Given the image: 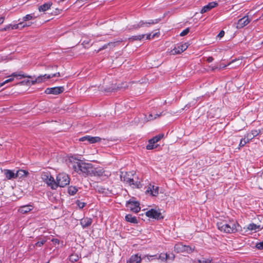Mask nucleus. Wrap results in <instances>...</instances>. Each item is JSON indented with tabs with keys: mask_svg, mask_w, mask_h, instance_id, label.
<instances>
[{
	"mask_svg": "<svg viewBox=\"0 0 263 263\" xmlns=\"http://www.w3.org/2000/svg\"><path fill=\"white\" fill-rule=\"evenodd\" d=\"M139 205L140 204L138 201H133L130 199L127 201L126 206L131 211L137 213L139 212L141 209Z\"/></svg>",
	"mask_w": 263,
	"mask_h": 263,
	"instance_id": "obj_9",
	"label": "nucleus"
},
{
	"mask_svg": "<svg viewBox=\"0 0 263 263\" xmlns=\"http://www.w3.org/2000/svg\"><path fill=\"white\" fill-rule=\"evenodd\" d=\"M96 190L98 193L105 195L107 194L109 192L108 189H106L101 186H97Z\"/></svg>",
	"mask_w": 263,
	"mask_h": 263,
	"instance_id": "obj_29",
	"label": "nucleus"
},
{
	"mask_svg": "<svg viewBox=\"0 0 263 263\" xmlns=\"http://www.w3.org/2000/svg\"><path fill=\"white\" fill-rule=\"evenodd\" d=\"M251 20L249 18L248 16H245L244 17L238 20L237 24V28L240 29L247 25Z\"/></svg>",
	"mask_w": 263,
	"mask_h": 263,
	"instance_id": "obj_13",
	"label": "nucleus"
},
{
	"mask_svg": "<svg viewBox=\"0 0 263 263\" xmlns=\"http://www.w3.org/2000/svg\"><path fill=\"white\" fill-rule=\"evenodd\" d=\"M160 116V114H155L154 119H156L157 117H159Z\"/></svg>",
	"mask_w": 263,
	"mask_h": 263,
	"instance_id": "obj_56",
	"label": "nucleus"
},
{
	"mask_svg": "<svg viewBox=\"0 0 263 263\" xmlns=\"http://www.w3.org/2000/svg\"><path fill=\"white\" fill-rule=\"evenodd\" d=\"M33 18L32 14H27L23 17V20L24 21H27L31 20Z\"/></svg>",
	"mask_w": 263,
	"mask_h": 263,
	"instance_id": "obj_41",
	"label": "nucleus"
},
{
	"mask_svg": "<svg viewBox=\"0 0 263 263\" xmlns=\"http://www.w3.org/2000/svg\"><path fill=\"white\" fill-rule=\"evenodd\" d=\"M79 259V256L76 254H72L69 256V260L72 262L77 261Z\"/></svg>",
	"mask_w": 263,
	"mask_h": 263,
	"instance_id": "obj_33",
	"label": "nucleus"
},
{
	"mask_svg": "<svg viewBox=\"0 0 263 263\" xmlns=\"http://www.w3.org/2000/svg\"><path fill=\"white\" fill-rule=\"evenodd\" d=\"M46 242V239H41L40 241H39L35 243L34 246L40 247L42 246Z\"/></svg>",
	"mask_w": 263,
	"mask_h": 263,
	"instance_id": "obj_37",
	"label": "nucleus"
},
{
	"mask_svg": "<svg viewBox=\"0 0 263 263\" xmlns=\"http://www.w3.org/2000/svg\"><path fill=\"white\" fill-rule=\"evenodd\" d=\"M28 174V172L25 170H19L16 172V178H22L26 177Z\"/></svg>",
	"mask_w": 263,
	"mask_h": 263,
	"instance_id": "obj_26",
	"label": "nucleus"
},
{
	"mask_svg": "<svg viewBox=\"0 0 263 263\" xmlns=\"http://www.w3.org/2000/svg\"><path fill=\"white\" fill-rule=\"evenodd\" d=\"M217 226L219 230L225 233H235L238 231L240 226L237 221L231 220L227 223L224 221L218 222Z\"/></svg>",
	"mask_w": 263,
	"mask_h": 263,
	"instance_id": "obj_3",
	"label": "nucleus"
},
{
	"mask_svg": "<svg viewBox=\"0 0 263 263\" xmlns=\"http://www.w3.org/2000/svg\"><path fill=\"white\" fill-rule=\"evenodd\" d=\"M161 21V18H157L155 20H149L148 21H140L139 23L133 25L129 29H138L140 28L146 27H149L152 25L158 23Z\"/></svg>",
	"mask_w": 263,
	"mask_h": 263,
	"instance_id": "obj_6",
	"label": "nucleus"
},
{
	"mask_svg": "<svg viewBox=\"0 0 263 263\" xmlns=\"http://www.w3.org/2000/svg\"><path fill=\"white\" fill-rule=\"evenodd\" d=\"M60 76V73L58 72L52 74H45L43 76H40L36 78L35 76L32 77L24 74L22 71L15 72L9 76V79L3 82H11L13 81H20L23 78H27V80H24L20 82H41L42 81H46L53 77Z\"/></svg>",
	"mask_w": 263,
	"mask_h": 263,
	"instance_id": "obj_1",
	"label": "nucleus"
},
{
	"mask_svg": "<svg viewBox=\"0 0 263 263\" xmlns=\"http://www.w3.org/2000/svg\"><path fill=\"white\" fill-rule=\"evenodd\" d=\"M23 24L22 23H19L18 24H17L16 25H14V28H15V29H17L18 27H19V26L20 25H22Z\"/></svg>",
	"mask_w": 263,
	"mask_h": 263,
	"instance_id": "obj_53",
	"label": "nucleus"
},
{
	"mask_svg": "<svg viewBox=\"0 0 263 263\" xmlns=\"http://www.w3.org/2000/svg\"><path fill=\"white\" fill-rule=\"evenodd\" d=\"M72 168L78 174L86 177L90 176L92 172L93 165L91 163L78 160L73 164Z\"/></svg>",
	"mask_w": 263,
	"mask_h": 263,
	"instance_id": "obj_2",
	"label": "nucleus"
},
{
	"mask_svg": "<svg viewBox=\"0 0 263 263\" xmlns=\"http://www.w3.org/2000/svg\"><path fill=\"white\" fill-rule=\"evenodd\" d=\"M246 144V142L243 139L240 140L239 146L240 147L244 146Z\"/></svg>",
	"mask_w": 263,
	"mask_h": 263,
	"instance_id": "obj_44",
	"label": "nucleus"
},
{
	"mask_svg": "<svg viewBox=\"0 0 263 263\" xmlns=\"http://www.w3.org/2000/svg\"><path fill=\"white\" fill-rule=\"evenodd\" d=\"M33 207L31 205H25L19 208L18 211L22 214H26L31 211Z\"/></svg>",
	"mask_w": 263,
	"mask_h": 263,
	"instance_id": "obj_17",
	"label": "nucleus"
},
{
	"mask_svg": "<svg viewBox=\"0 0 263 263\" xmlns=\"http://www.w3.org/2000/svg\"><path fill=\"white\" fill-rule=\"evenodd\" d=\"M235 61H236V60H234L232 61V62H230L228 65H221V64H220L219 67H220L221 68V69H222L223 68H224L227 66L230 65L232 63L234 62Z\"/></svg>",
	"mask_w": 263,
	"mask_h": 263,
	"instance_id": "obj_46",
	"label": "nucleus"
},
{
	"mask_svg": "<svg viewBox=\"0 0 263 263\" xmlns=\"http://www.w3.org/2000/svg\"><path fill=\"white\" fill-rule=\"evenodd\" d=\"M152 38V34L149 33L146 35V40H151Z\"/></svg>",
	"mask_w": 263,
	"mask_h": 263,
	"instance_id": "obj_51",
	"label": "nucleus"
},
{
	"mask_svg": "<svg viewBox=\"0 0 263 263\" xmlns=\"http://www.w3.org/2000/svg\"><path fill=\"white\" fill-rule=\"evenodd\" d=\"M6 83H0V87H1L2 86H3L4 84H5Z\"/></svg>",
	"mask_w": 263,
	"mask_h": 263,
	"instance_id": "obj_57",
	"label": "nucleus"
},
{
	"mask_svg": "<svg viewBox=\"0 0 263 263\" xmlns=\"http://www.w3.org/2000/svg\"><path fill=\"white\" fill-rule=\"evenodd\" d=\"M224 35V31L223 30L220 31V32L219 33V34L217 35V37L219 38H221L223 37Z\"/></svg>",
	"mask_w": 263,
	"mask_h": 263,
	"instance_id": "obj_47",
	"label": "nucleus"
},
{
	"mask_svg": "<svg viewBox=\"0 0 263 263\" xmlns=\"http://www.w3.org/2000/svg\"><path fill=\"white\" fill-rule=\"evenodd\" d=\"M158 145H155V144L152 143L148 140V144L146 145V148L147 149L150 150L153 149L154 148H157Z\"/></svg>",
	"mask_w": 263,
	"mask_h": 263,
	"instance_id": "obj_36",
	"label": "nucleus"
},
{
	"mask_svg": "<svg viewBox=\"0 0 263 263\" xmlns=\"http://www.w3.org/2000/svg\"><path fill=\"white\" fill-rule=\"evenodd\" d=\"M1 262H2V261H1V260H0V263H1Z\"/></svg>",
	"mask_w": 263,
	"mask_h": 263,
	"instance_id": "obj_59",
	"label": "nucleus"
},
{
	"mask_svg": "<svg viewBox=\"0 0 263 263\" xmlns=\"http://www.w3.org/2000/svg\"><path fill=\"white\" fill-rule=\"evenodd\" d=\"M216 69L220 70H221V68L220 67H218V66H210L209 71H214Z\"/></svg>",
	"mask_w": 263,
	"mask_h": 263,
	"instance_id": "obj_39",
	"label": "nucleus"
},
{
	"mask_svg": "<svg viewBox=\"0 0 263 263\" xmlns=\"http://www.w3.org/2000/svg\"><path fill=\"white\" fill-rule=\"evenodd\" d=\"M151 192V194L152 196H156L158 194L159 187L158 186H155L153 185L152 187H148L146 190V192Z\"/></svg>",
	"mask_w": 263,
	"mask_h": 263,
	"instance_id": "obj_21",
	"label": "nucleus"
},
{
	"mask_svg": "<svg viewBox=\"0 0 263 263\" xmlns=\"http://www.w3.org/2000/svg\"><path fill=\"white\" fill-rule=\"evenodd\" d=\"M141 261V258L138 254L132 255L127 261L126 263H140Z\"/></svg>",
	"mask_w": 263,
	"mask_h": 263,
	"instance_id": "obj_19",
	"label": "nucleus"
},
{
	"mask_svg": "<svg viewBox=\"0 0 263 263\" xmlns=\"http://www.w3.org/2000/svg\"><path fill=\"white\" fill-rule=\"evenodd\" d=\"M4 172L7 179L10 180L16 178V173H14L13 171L10 170H5Z\"/></svg>",
	"mask_w": 263,
	"mask_h": 263,
	"instance_id": "obj_18",
	"label": "nucleus"
},
{
	"mask_svg": "<svg viewBox=\"0 0 263 263\" xmlns=\"http://www.w3.org/2000/svg\"><path fill=\"white\" fill-rule=\"evenodd\" d=\"M190 31V29L189 28H186L185 29H184V30H183L180 33V35L181 36H185Z\"/></svg>",
	"mask_w": 263,
	"mask_h": 263,
	"instance_id": "obj_40",
	"label": "nucleus"
},
{
	"mask_svg": "<svg viewBox=\"0 0 263 263\" xmlns=\"http://www.w3.org/2000/svg\"><path fill=\"white\" fill-rule=\"evenodd\" d=\"M90 39H87L85 40H84L83 42H82V45L84 46V48H88L89 46H90L89 44H90ZM92 45V44H91L90 45V46H91Z\"/></svg>",
	"mask_w": 263,
	"mask_h": 263,
	"instance_id": "obj_35",
	"label": "nucleus"
},
{
	"mask_svg": "<svg viewBox=\"0 0 263 263\" xmlns=\"http://www.w3.org/2000/svg\"><path fill=\"white\" fill-rule=\"evenodd\" d=\"M105 84V83H103ZM108 85H106L105 87L104 86H98L99 90L104 91L105 92H112L115 91L117 90H124L126 88L128 87L127 83H119L118 85H117V83H107Z\"/></svg>",
	"mask_w": 263,
	"mask_h": 263,
	"instance_id": "obj_4",
	"label": "nucleus"
},
{
	"mask_svg": "<svg viewBox=\"0 0 263 263\" xmlns=\"http://www.w3.org/2000/svg\"><path fill=\"white\" fill-rule=\"evenodd\" d=\"M107 48H108V45H107V44H105L101 48H99L97 52H99L101 51V50L105 49Z\"/></svg>",
	"mask_w": 263,
	"mask_h": 263,
	"instance_id": "obj_45",
	"label": "nucleus"
},
{
	"mask_svg": "<svg viewBox=\"0 0 263 263\" xmlns=\"http://www.w3.org/2000/svg\"><path fill=\"white\" fill-rule=\"evenodd\" d=\"M157 34V33H154L153 34H152V38L153 39L155 37V36Z\"/></svg>",
	"mask_w": 263,
	"mask_h": 263,
	"instance_id": "obj_54",
	"label": "nucleus"
},
{
	"mask_svg": "<svg viewBox=\"0 0 263 263\" xmlns=\"http://www.w3.org/2000/svg\"><path fill=\"white\" fill-rule=\"evenodd\" d=\"M77 203L78 206L80 209H83L86 205V203L83 202H81L79 200H78Z\"/></svg>",
	"mask_w": 263,
	"mask_h": 263,
	"instance_id": "obj_42",
	"label": "nucleus"
},
{
	"mask_svg": "<svg viewBox=\"0 0 263 263\" xmlns=\"http://www.w3.org/2000/svg\"><path fill=\"white\" fill-rule=\"evenodd\" d=\"M260 132V130H253L251 132L247 133L246 135L249 140H252L254 137H256Z\"/></svg>",
	"mask_w": 263,
	"mask_h": 263,
	"instance_id": "obj_25",
	"label": "nucleus"
},
{
	"mask_svg": "<svg viewBox=\"0 0 263 263\" xmlns=\"http://www.w3.org/2000/svg\"><path fill=\"white\" fill-rule=\"evenodd\" d=\"M145 35V34H140L138 35H134L130 37L129 40L132 41H141L142 39H144Z\"/></svg>",
	"mask_w": 263,
	"mask_h": 263,
	"instance_id": "obj_30",
	"label": "nucleus"
},
{
	"mask_svg": "<svg viewBox=\"0 0 263 263\" xmlns=\"http://www.w3.org/2000/svg\"><path fill=\"white\" fill-rule=\"evenodd\" d=\"M168 254L167 253H161L160 254L159 258L162 261H166L168 258Z\"/></svg>",
	"mask_w": 263,
	"mask_h": 263,
	"instance_id": "obj_38",
	"label": "nucleus"
},
{
	"mask_svg": "<svg viewBox=\"0 0 263 263\" xmlns=\"http://www.w3.org/2000/svg\"><path fill=\"white\" fill-rule=\"evenodd\" d=\"M152 117H153V115H152V114H150V115H149V117H148V118H149V120H152V119H153Z\"/></svg>",
	"mask_w": 263,
	"mask_h": 263,
	"instance_id": "obj_55",
	"label": "nucleus"
},
{
	"mask_svg": "<svg viewBox=\"0 0 263 263\" xmlns=\"http://www.w3.org/2000/svg\"><path fill=\"white\" fill-rule=\"evenodd\" d=\"M243 140H244L245 141V142H246V144L247 143H249L251 140H249L248 137L247 136V135H245V137H244V138H243Z\"/></svg>",
	"mask_w": 263,
	"mask_h": 263,
	"instance_id": "obj_49",
	"label": "nucleus"
},
{
	"mask_svg": "<svg viewBox=\"0 0 263 263\" xmlns=\"http://www.w3.org/2000/svg\"><path fill=\"white\" fill-rule=\"evenodd\" d=\"M101 138L99 137H91L88 136L87 142L89 143H95L101 141Z\"/></svg>",
	"mask_w": 263,
	"mask_h": 263,
	"instance_id": "obj_24",
	"label": "nucleus"
},
{
	"mask_svg": "<svg viewBox=\"0 0 263 263\" xmlns=\"http://www.w3.org/2000/svg\"><path fill=\"white\" fill-rule=\"evenodd\" d=\"M146 215L150 218L159 220L163 218L161 212L154 209H151L146 212Z\"/></svg>",
	"mask_w": 263,
	"mask_h": 263,
	"instance_id": "obj_11",
	"label": "nucleus"
},
{
	"mask_svg": "<svg viewBox=\"0 0 263 263\" xmlns=\"http://www.w3.org/2000/svg\"><path fill=\"white\" fill-rule=\"evenodd\" d=\"M163 134H159L149 139V141L152 143L155 144L160 141L163 137Z\"/></svg>",
	"mask_w": 263,
	"mask_h": 263,
	"instance_id": "obj_27",
	"label": "nucleus"
},
{
	"mask_svg": "<svg viewBox=\"0 0 263 263\" xmlns=\"http://www.w3.org/2000/svg\"><path fill=\"white\" fill-rule=\"evenodd\" d=\"M256 247L259 250H263V241L257 243Z\"/></svg>",
	"mask_w": 263,
	"mask_h": 263,
	"instance_id": "obj_43",
	"label": "nucleus"
},
{
	"mask_svg": "<svg viewBox=\"0 0 263 263\" xmlns=\"http://www.w3.org/2000/svg\"><path fill=\"white\" fill-rule=\"evenodd\" d=\"M65 90V88L63 86H58L51 88H47L45 90V92L46 94H52L57 95L62 93Z\"/></svg>",
	"mask_w": 263,
	"mask_h": 263,
	"instance_id": "obj_10",
	"label": "nucleus"
},
{
	"mask_svg": "<svg viewBox=\"0 0 263 263\" xmlns=\"http://www.w3.org/2000/svg\"><path fill=\"white\" fill-rule=\"evenodd\" d=\"M217 6L218 3L215 2L209 3L208 5L203 7V8L200 10V13L202 14L205 13Z\"/></svg>",
	"mask_w": 263,
	"mask_h": 263,
	"instance_id": "obj_14",
	"label": "nucleus"
},
{
	"mask_svg": "<svg viewBox=\"0 0 263 263\" xmlns=\"http://www.w3.org/2000/svg\"><path fill=\"white\" fill-rule=\"evenodd\" d=\"M104 171L101 167H95L93 166L92 172L91 173V176L101 177L103 175Z\"/></svg>",
	"mask_w": 263,
	"mask_h": 263,
	"instance_id": "obj_16",
	"label": "nucleus"
},
{
	"mask_svg": "<svg viewBox=\"0 0 263 263\" xmlns=\"http://www.w3.org/2000/svg\"><path fill=\"white\" fill-rule=\"evenodd\" d=\"M128 184L130 185H133V186L139 188L141 186L140 182L135 181L133 178H131V181H129Z\"/></svg>",
	"mask_w": 263,
	"mask_h": 263,
	"instance_id": "obj_32",
	"label": "nucleus"
},
{
	"mask_svg": "<svg viewBox=\"0 0 263 263\" xmlns=\"http://www.w3.org/2000/svg\"><path fill=\"white\" fill-rule=\"evenodd\" d=\"M121 42H122V41L118 40V41H116L115 42H109V43H107V45H108V47L109 48H112L116 47V46L119 45L120 44V43H121Z\"/></svg>",
	"mask_w": 263,
	"mask_h": 263,
	"instance_id": "obj_31",
	"label": "nucleus"
},
{
	"mask_svg": "<svg viewBox=\"0 0 263 263\" xmlns=\"http://www.w3.org/2000/svg\"><path fill=\"white\" fill-rule=\"evenodd\" d=\"M174 250L177 253L186 252L190 253L194 251V248L192 249L190 246L184 245L182 243L180 242L175 245Z\"/></svg>",
	"mask_w": 263,
	"mask_h": 263,
	"instance_id": "obj_8",
	"label": "nucleus"
},
{
	"mask_svg": "<svg viewBox=\"0 0 263 263\" xmlns=\"http://www.w3.org/2000/svg\"><path fill=\"white\" fill-rule=\"evenodd\" d=\"M248 229L251 231L260 230L263 228L261 225H257L254 223H250L248 226Z\"/></svg>",
	"mask_w": 263,
	"mask_h": 263,
	"instance_id": "obj_23",
	"label": "nucleus"
},
{
	"mask_svg": "<svg viewBox=\"0 0 263 263\" xmlns=\"http://www.w3.org/2000/svg\"><path fill=\"white\" fill-rule=\"evenodd\" d=\"M213 60H214V59H213V57H208V58H207V60H206V61H207L208 62H209V63L212 62Z\"/></svg>",
	"mask_w": 263,
	"mask_h": 263,
	"instance_id": "obj_50",
	"label": "nucleus"
},
{
	"mask_svg": "<svg viewBox=\"0 0 263 263\" xmlns=\"http://www.w3.org/2000/svg\"><path fill=\"white\" fill-rule=\"evenodd\" d=\"M125 220L127 222L133 223H138V221L135 216H133L132 214H127L125 216Z\"/></svg>",
	"mask_w": 263,
	"mask_h": 263,
	"instance_id": "obj_22",
	"label": "nucleus"
},
{
	"mask_svg": "<svg viewBox=\"0 0 263 263\" xmlns=\"http://www.w3.org/2000/svg\"><path fill=\"white\" fill-rule=\"evenodd\" d=\"M92 222V219L91 218L84 217L80 220V224L83 229L90 227Z\"/></svg>",
	"mask_w": 263,
	"mask_h": 263,
	"instance_id": "obj_15",
	"label": "nucleus"
},
{
	"mask_svg": "<svg viewBox=\"0 0 263 263\" xmlns=\"http://www.w3.org/2000/svg\"><path fill=\"white\" fill-rule=\"evenodd\" d=\"M52 3L50 2L46 3L39 7V11L40 12H45L46 10L50 9V8L52 6Z\"/></svg>",
	"mask_w": 263,
	"mask_h": 263,
	"instance_id": "obj_20",
	"label": "nucleus"
},
{
	"mask_svg": "<svg viewBox=\"0 0 263 263\" xmlns=\"http://www.w3.org/2000/svg\"><path fill=\"white\" fill-rule=\"evenodd\" d=\"M70 179L68 175L65 173H60L57 176V188L58 186L63 187L69 184Z\"/></svg>",
	"mask_w": 263,
	"mask_h": 263,
	"instance_id": "obj_7",
	"label": "nucleus"
},
{
	"mask_svg": "<svg viewBox=\"0 0 263 263\" xmlns=\"http://www.w3.org/2000/svg\"><path fill=\"white\" fill-rule=\"evenodd\" d=\"M129 176V173H126L125 175H121V180L128 183L129 181H131V178Z\"/></svg>",
	"mask_w": 263,
	"mask_h": 263,
	"instance_id": "obj_28",
	"label": "nucleus"
},
{
	"mask_svg": "<svg viewBox=\"0 0 263 263\" xmlns=\"http://www.w3.org/2000/svg\"><path fill=\"white\" fill-rule=\"evenodd\" d=\"M29 26V25H27V24H24L23 26H22V27H24L25 26Z\"/></svg>",
	"mask_w": 263,
	"mask_h": 263,
	"instance_id": "obj_58",
	"label": "nucleus"
},
{
	"mask_svg": "<svg viewBox=\"0 0 263 263\" xmlns=\"http://www.w3.org/2000/svg\"><path fill=\"white\" fill-rule=\"evenodd\" d=\"M188 47L187 43L178 45L177 47H175L173 50H171L172 54H177L182 53L185 51Z\"/></svg>",
	"mask_w": 263,
	"mask_h": 263,
	"instance_id": "obj_12",
	"label": "nucleus"
},
{
	"mask_svg": "<svg viewBox=\"0 0 263 263\" xmlns=\"http://www.w3.org/2000/svg\"><path fill=\"white\" fill-rule=\"evenodd\" d=\"M41 178L52 190L57 189L55 181L49 172H43L41 174Z\"/></svg>",
	"mask_w": 263,
	"mask_h": 263,
	"instance_id": "obj_5",
	"label": "nucleus"
},
{
	"mask_svg": "<svg viewBox=\"0 0 263 263\" xmlns=\"http://www.w3.org/2000/svg\"><path fill=\"white\" fill-rule=\"evenodd\" d=\"M5 17L3 16H2L0 17V24H2L4 21Z\"/></svg>",
	"mask_w": 263,
	"mask_h": 263,
	"instance_id": "obj_52",
	"label": "nucleus"
},
{
	"mask_svg": "<svg viewBox=\"0 0 263 263\" xmlns=\"http://www.w3.org/2000/svg\"><path fill=\"white\" fill-rule=\"evenodd\" d=\"M68 193L70 195H74L78 191L77 189L75 186H70L68 188Z\"/></svg>",
	"mask_w": 263,
	"mask_h": 263,
	"instance_id": "obj_34",
	"label": "nucleus"
},
{
	"mask_svg": "<svg viewBox=\"0 0 263 263\" xmlns=\"http://www.w3.org/2000/svg\"><path fill=\"white\" fill-rule=\"evenodd\" d=\"M87 138H88V136H84V137H83L80 138L79 141H82V142L87 141Z\"/></svg>",
	"mask_w": 263,
	"mask_h": 263,
	"instance_id": "obj_48",
	"label": "nucleus"
}]
</instances>
